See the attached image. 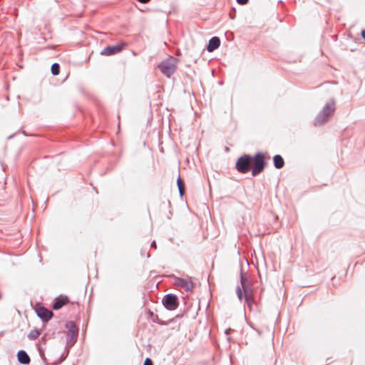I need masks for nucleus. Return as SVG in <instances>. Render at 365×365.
I'll return each mask as SVG.
<instances>
[{"instance_id": "nucleus-1", "label": "nucleus", "mask_w": 365, "mask_h": 365, "mask_svg": "<svg viewBox=\"0 0 365 365\" xmlns=\"http://www.w3.org/2000/svg\"><path fill=\"white\" fill-rule=\"evenodd\" d=\"M335 111V101L332 98L327 103L322 110L318 113L313 124L314 126H321L327 123L334 115Z\"/></svg>"}, {"instance_id": "nucleus-2", "label": "nucleus", "mask_w": 365, "mask_h": 365, "mask_svg": "<svg viewBox=\"0 0 365 365\" xmlns=\"http://www.w3.org/2000/svg\"><path fill=\"white\" fill-rule=\"evenodd\" d=\"M251 165L252 176L259 175L264 170L267 163L265 161L264 154L261 152H257L254 156H251Z\"/></svg>"}, {"instance_id": "nucleus-3", "label": "nucleus", "mask_w": 365, "mask_h": 365, "mask_svg": "<svg viewBox=\"0 0 365 365\" xmlns=\"http://www.w3.org/2000/svg\"><path fill=\"white\" fill-rule=\"evenodd\" d=\"M158 68L163 74L170 78L177 69V60L173 57H170L161 62Z\"/></svg>"}, {"instance_id": "nucleus-4", "label": "nucleus", "mask_w": 365, "mask_h": 365, "mask_svg": "<svg viewBox=\"0 0 365 365\" xmlns=\"http://www.w3.org/2000/svg\"><path fill=\"white\" fill-rule=\"evenodd\" d=\"M251 159L250 155L245 154L240 156L235 164L236 170L242 174L248 173L251 166Z\"/></svg>"}, {"instance_id": "nucleus-5", "label": "nucleus", "mask_w": 365, "mask_h": 365, "mask_svg": "<svg viewBox=\"0 0 365 365\" xmlns=\"http://www.w3.org/2000/svg\"><path fill=\"white\" fill-rule=\"evenodd\" d=\"M66 327L68 329L67 343L73 344L76 342L78 336V328L73 321L66 322Z\"/></svg>"}, {"instance_id": "nucleus-6", "label": "nucleus", "mask_w": 365, "mask_h": 365, "mask_svg": "<svg viewBox=\"0 0 365 365\" xmlns=\"http://www.w3.org/2000/svg\"><path fill=\"white\" fill-rule=\"evenodd\" d=\"M236 294L237 296V298L240 302L242 301V299H245V303L247 304V306L251 308L252 304L255 302L254 297H253V289L249 291H245V292H242V289L240 286H237L236 288Z\"/></svg>"}, {"instance_id": "nucleus-7", "label": "nucleus", "mask_w": 365, "mask_h": 365, "mask_svg": "<svg viewBox=\"0 0 365 365\" xmlns=\"http://www.w3.org/2000/svg\"><path fill=\"white\" fill-rule=\"evenodd\" d=\"M162 303L169 310H175L179 305L178 298L174 294H165L162 299Z\"/></svg>"}, {"instance_id": "nucleus-8", "label": "nucleus", "mask_w": 365, "mask_h": 365, "mask_svg": "<svg viewBox=\"0 0 365 365\" xmlns=\"http://www.w3.org/2000/svg\"><path fill=\"white\" fill-rule=\"evenodd\" d=\"M175 285L183 289L186 292H191L194 288V283L190 279L177 277Z\"/></svg>"}, {"instance_id": "nucleus-9", "label": "nucleus", "mask_w": 365, "mask_h": 365, "mask_svg": "<svg viewBox=\"0 0 365 365\" xmlns=\"http://www.w3.org/2000/svg\"><path fill=\"white\" fill-rule=\"evenodd\" d=\"M123 46L124 45L122 44L108 46L101 51V54L103 56L115 55L116 53H120L123 50Z\"/></svg>"}, {"instance_id": "nucleus-10", "label": "nucleus", "mask_w": 365, "mask_h": 365, "mask_svg": "<svg viewBox=\"0 0 365 365\" xmlns=\"http://www.w3.org/2000/svg\"><path fill=\"white\" fill-rule=\"evenodd\" d=\"M37 316L44 322H48L53 317V312L44 307H39L36 309Z\"/></svg>"}, {"instance_id": "nucleus-11", "label": "nucleus", "mask_w": 365, "mask_h": 365, "mask_svg": "<svg viewBox=\"0 0 365 365\" xmlns=\"http://www.w3.org/2000/svg\"><path fill=\"white\" fill-rule=\"evenodd\" d=\"M240 284L242 292L252 289V282L247 278L242 270L240 272Z\"/></svg>"}, {"instance_id": "nucleus-12", "label": "nucleus", "mask_w": 365, "mask_h": 365, "mask_svg": "<svg viewBox=\"0 0 365 365\" xmlns=\"http://www.w3.org/2000/svg\"><path fill=\"white\" fill-rule=\"evenodd\" d=\"M68 302V297L66 296H60L55 298L52 307L54 310H58L61 309L65 304H66Z\"/></svg>"}, {"instance_id": "nucleus-13", "label": "nucleus", "mask_w": 365, "mask_h": 365, "mask_svg": "<svg viewBox=\"0 0 365 365\" xmlns=\"http://www.w3.org/2000/svg\"><path fill=\"white\" fill-rule=\"evenodd\" d=\"M220 46V39L217 36L212 37L208 42L206 48L209 52H212L217 48H218Z\"/></svg>"}, {"instance_id": "nucleus-14", "label": "nucleus", "mask_w": 365, "mask_h": 365, "mask_svg": "<svg viewBox=\"0 0 365 365\" xmlns=\"http://www.w3.org/2000/svg\"><path fill=\"white\" fill-rule=\"evenodd\" d=\"M17 359L18 361L21 364H29L31 361L30 356L27 354V352L24 350H19L17 352Z\"/></svg>"}, {"instance_id": "nucleus-15", "label": "nucleus", "mask_w": 365, "mask_h": 365, "mask_svg": "<svg viewBox=\"0 0 365 365\" xmlns=\"http://www.w3.org/2000/svg\"><path fill=\"white\" fill-rule=\"evenodd\" d=\"M148 316L152 319L153 323L158 324L162 326H166L169 324V322L163 321L160 319L158 315L155 314L150 309L148 311Z\"/></svg>"}, {"instance_id": "nucleus-16", "label": "nucleus", "mask_w": 365, "mask_h": 365, "mask_svg": "<svg viewBox=\"0 0 365 365\" xmlns=\"http://www.w3.org/2000/svg\"><path fill=\"white\" fill-rule=\"evenodd\" d=\"M274 166L277 169H281L284 165V160L280 155H275L273 157Z\"/></svg>"}, {"instance_id": "nucleus-17", "label": "nucleus", "mask_w": 365, "mask_h": 365, "mask_svg": "<svg viewBox=\"0 0 365 365\" xmlns=\"http://www.w3.org/2000/svg\"><path fill=\"white\" fill-rule=\"evenodd\" d=\"M177 185L179 190L180 195V197H182L185 195V184L180 176L177 180Z\"/></svg>"}, {"instance_id": "nucleus-18", "label": "nucleus", "mask_w": 365, "mask_h": 365, "mask_svg": "<svg viewBox=\"0 0 365 365\" xmlns=\"http://www.w3.org/2000/svg\"><path fill=\"white\" fill-rule=\"evenodd\" d=\"M37 349L38 351V354L45 365H48V362L47 361V359L46 358L45 353H44V349L41 346V344L37 346Z\"/></svg>"}, {"instance_id": "nucleus-19", "label": "nucleus", "mask_w": 365, "mask_h": 365, "mask_svg": "<svg viewBox=\"0 0 365 365\" xmlns=\"http://www.w3.org/2000/svg\"><path fill=\"white\" fill-rule=\"evenodd\" d=\"M51 73L53 76H57L60 73V65L58 63H54L51 67Z\"/></svg>"}, {"instance_id": "nucleus-20", "label": "nucleus", "mask_w": 365, "mask_h": 365, "mask_svg": "<svg viewBox=\"0 0 365 365\" xmlns=\"http://www.w3.org/2000/svg\"><path fill=\"white\" fill-rule=\"evenodd\" d=\"M40 335V332L38 329H34L28 335V338L31 340L37 339Z\"/></svg>"}, {"instance_id": "nucleus-21", "label": "nucleus", "mask_w": 365, "mask_h": 365, "mask_svg": "<svg viewBox=\"0 0 365 365\" xmlns=\"http://www.w3.org/2000/svg\"><path fill=\"white\" fill-rule=\"evenodd\" d=\"M236 14V9L235 8H232L230 11L229 15L231 19H235Z\"/></svg>"}, {"instance_id": "nucleus-22", "label": "nucleus", "mask_w": 365, "mask_h": 365, "mask_svg": "<svg viewBox=\"0 0 365 365\" xmlns=\"http://www.w3.org/2000/svg\"><path fill=\"white\" fill-rule=\"evenodd\" d=\"M143 365H153V361L150 358H146Z\"/></svg>"}, {"instance_id": "nucleus-23", "label": "nucleus", "mask_w": 365, "mask_h": 365, "mask_svg": "<svg viewBox=\"0 0 365 365\" xmlns=\"http://www.w3.org/2000/svg\"><path fill=\"white\" fill-rule=\"evenodd\" d=\"M236 1L240 5H245L249 2V0H236Z\"/></svg>"}, {"instance_id": "nucleus-24", "label": "nucleus", "mask_w": 365, "mask_h": 365, "mask_svg": "<svg viewBox=\"0 0 365 365\" xmlns=\"http://www.w3.org/2000/svg\"><path fill=\"white\" fill-rule=\"evenodd\" d=\"M46 334H45L44 336H43L41 338V343L45 344L46 343Z\"/></svg>"}, {"instance_id": "nucleus-25", "label": "nucleus", "mask_w": 365, "mask_h": 365, "mask_svg": "<svg viewBox=\"0 0 365 365\" xmlns=\"http://www.w3.org/2000/svg\"><path fill=\"white\" fill-rule=\"evenodd\" d=\"M150 247L154 249L157 248V245L155 240L151 242Z\"/></svg>"}, {"instance_id": "nucleus-26", "label": "nucleus", "mask_w": 365, "mask_h": 365, "mask_svg": "<svg viewBox=\"0 0 365 365\" xmlns=\"http://www.w3.org/2000/svg\"><path fill=\"white\" fill-rule=\"evenodd\" d=\"M138 2L140 3H142V4H147L148 3L150 0H137Z\"/></svg>"}, {"instance_id": "nucleus-27", "label": "nucleus", "mask_w": 365, "mask_h": 365, "mask_svg": "<svg viewBox=\"0 0 365 365\" xmlns=\"http://www.w3.org/2000/svg\"><path fill=\"white\" fill-rule=\"evenodd\" d=\"M361 37L365 40V29L361 31Z\"/></svg>"}, {"instance_id": "nucleus-28", "label": "nucleus", "mask_w": 365, "mask_h": 365, "mask_svg": "<svg viewBox=\"0 0 365 365\" xmlns=\"http://www.w3.org/2000/svg\"><path fill=\"white\" fill-rule=\"evenodd\" d=\"M251 327H252V329H255V330L258 333V334H259V335H261V334H262V331H261L260 330L254 328V327H252V326H251Z\"/></svg>"}, {"instance_id": "nucleus-29", "label": "nucleus", "mask_w": 365, "mask_h": 365, "mask_svg": "<svg viewBox=\"0 0 365 365\" xmlns=\"http://www.w3.org/2000/svg\"><path fill=\"white\" fill-rule=\"evenodd\" d=\"M230 329L225 331V334H228Z\"/></svg>"}, {"instance_id": "nucleus-30", "label": "nucleus", "mask_w": 365, "mask_h": 365, "mask_svg": "<svg viewBox=\"0 0 365 365\" xmlns=\"http://www.w3.org/2000/svg\"><path fill=\"white\" fill-rule=\"evenodd\" d=\"M13 138V135H10L8 138H9V139H11V138Z\"/></svg>"}]
</instances>
